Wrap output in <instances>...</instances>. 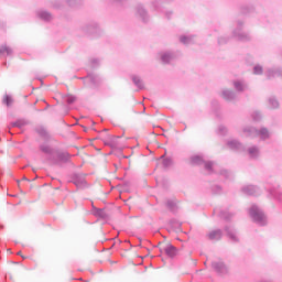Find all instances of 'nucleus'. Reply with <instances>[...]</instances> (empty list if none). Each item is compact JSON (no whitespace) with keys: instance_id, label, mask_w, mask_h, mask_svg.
Here are the masks:
<instances>
[{"instance_id":"1","label":"nucleus","mask_w":282,"mask_h":282,"mask_svg":"<svg viewBox=\"0 0 282 282\" xmlns=\"http://www.w3.org/2000/svg\"><path fill=\"white\" fill-rule=\"evenodd\" d=\"M40 150L42 151V153H45V155H47V160H50V162H54V164H56L57 162H67L72 158L69 153L58 152L47 144H42L40 147Z\"/></svg>"},{"instance_id":"2","label":"nucleus","mask_w":282,"mask_h":282,"mask_svg":"<svg viewBox=\"0 0 282 282\" xmlns=\"http://www.w3.org/2000/svg\"><path fill=\"white\" fill-rule=\"evenodd\" d=\"M249 215L254 224H258V226H265V224H268V218L265 217V214L257 205H252L249 208Z\"/></svg>"},{"instance_id":"3","label":"nucleus","mask_w":282,"mask_h":282,"mask_svg":"<svg viewBox=\"0 0 282 282\" xmlns=\"http://www.w3.org/2000/svg\"><path fill=\"white\" fill-rule=\"evenodd\" d=\"M243 133L247 138H257L261 137V140H268L270 138V132H268V129L262 128L260 130H257L254 128H245Z\"/></svg>"},{"instance_id":"4","label":"nucleus","mask_w":282,"mask_h":282,"mask_svg":"<svg viewBox=\"0 0 282 282\" xmlns=\"http://www.w3.org/2000/svg\"><path fill=\"white\" fill-rule=\"evenodd\" d=\"M212 268H214L215 272L218 274H228V267L221 260H216L212 262Z\"/></svg>"},{"instance_id":"5","label":"nucleus","mask_w":282,"mask_h":282,"mask_svg":"<svg viewBox=\"0 0 282 282\" xmlns=\"http://www.w3.org/2000/svg\"><path fill=\"white\" fill-rule=\"evenodd\" d=\"M232 36L237 39V41H250V34L241 31V25L234 30Z\"/></svg>"},{"instance_id":"6","label":"nucleus","mask_w":282,"mask_h":282,"mask_svg":"<svg viewBox=\"0 0 282 282\" xmlns=\"http://www.w3.org/2000/svg\"><path fill=\"white\" fill-rule=\"evenodd\" d=\"M242 193L245 195H261V189H259V187L254 186V185H246L242 187Z\"/></svg>"},{"instance_id":"7","label":"nucleus","mask_w":282,"mask_h":282,"mask_svg":"<svg viewBox=\"0 0 282 282\" xmlns=\"http://www.w3.org/2000/svg\"><path fill=\"white\" fill-rule=\"evenodd\" d=\"M73 184H75L77 188H87V181L83 175L76 174L73 178Z\"/></svg>"},{"instance_id":"8","label":"nucleus","mask_w":282,"mask_h":282,"mask_svg":"<svg viewBox=\"0 0 282 282\" xmlns=\"http://www.w3.org/2000/svg\"><path fill=\"white\" fill-rule=\"evenodd\" d=\"M227 147H229L231 151H246V147H243V144L237 140H229L227 142Z\"/></svg>"},{"instance_id":"9","label":"nucleus","mask_w":282,"mask_h":282,"mask_svg":"<svg viewBox=\"0 0 282 282\" xmlns=\"http://www.w3.org/2000/svg\"><path fill=\"white\" fill-rule=\"evenodd\" d=\"M221 98H224V100H228L230 102L232 100H236L237 94L230 89H224L221 91Z\"/></svg>"},{"instance_id":"10","label":"nucleus","mask_w":282,"mask_h":282,"mask_svg":"<svg viewBox=\"0 0 282 282\" xmlns=\"http://www.w3.org/2000/svg\"><path fill=\"white\" fill-rule=\"evenodd\" d=\"M137 14L140 17V19L147 23L149 21V13H147V10L142 4H139L137 7Z\"/></svg>"},{"instance_id":"11","label":"nucleus","mask_w":282,"mask_h":282,"mask_svg":"<svg viewBox=\"0 0 282 282\" xmlns=\"http://www.w3.org/2000/svg\"><path fill=\"white\" fill-rule=\"evenodd\" d=\"M175 58V55L171 52H163L161 53V61L164 64H169L171 63V61H173Z\"/></svg>"},{"instance_id":"12","label":"nucleus","mask_w":282,"mask_h":282,"mask_svg":"<svg viewBox=\"0 0 282 282\" xmlns=\"http://www.w3.org/2000/svg\"><path fill=\"white\" fill-rule=\"evenodd\" d=\"M234 87L236 91H246V89H248V84H246L243 80H235Z\"/></svg>"},{"instance_id":"13","label":"nucleus","mask_w":282,"mask_h":282,"mask_svg":"<svg viewBox=\"0 0 282 282\" xmlns=\"http://www.w3.org/2000/svg\"><path fill=\"white\" fill-rule=\"evenodd\" d=\"M221 237H223V234L220 229L213 230L208 234V239H210V241H219Z\"/></svg>"},{"instance_id":"14","label":"nucleus","mask_w":282,"mask_h":282,"mask_svg":"<svg viewBox=\"0 0 282 282\" xmlns=\"http://www.w3.org/2000/svg\"><path fill=\"white\" fill-rule=\"evenodd\" d=\"M229 239H231V241H239V237L237 236V231L232 228V227H226L225 228Z\"/></svg>"},{"instance_id":"15","label":"nucleus","mask_w":282,"mask_h":282,"mask_svg":"<svg viewBox=\"0 0 282 282\" xmlns=\"http://www.w3.org/2000/svg\"><path fill=\"white\" fill-rule=\"evenodd\" d=\"M37 17L42 21H52V13H50L47 11H43V10L37 11Z\"/></svg>"},{"instance_id":"16","label":"nucleus","mask_w":282,"mask_h":282,"mask_svg":"<svg viewBox=\"0 0 282 282\" xmlns=\"http://www.w3.org/2000/svg\"><path fill=\"white\" fill-rule=\"evenodd\" d=\"M165 254H167V257H175L177 254V248H175L172 245H169L167 247H165Z\"/></svg>"},{"instance_id":"17","label":"nucleus","mask_w":282,"mask_h":282,"mask_svg":"<svg viewBox=\"0 0 282 282\" xmlns=\"http://www.w3.org/2000/svg\"><path fill=\"white\" fill-rule=\"evenodd\" d=\"M259 153H260L259 148H257L256 145L248 149V155L253 160L257 159Z\"/></svg>"},{"instance_id":"18","label":"nucleus","mask_w":282,"mask_h":282,"mask_svg":"<svg viewBox=\"0 0 282 282\" xmlns=\"http://www.w3.org/2000/svg\"><path fill=\"white\" fill-rule=\"evenodd\" d=\"M132 80L135 85V87H138L139 89H144V82H142V79L138 76H133Z\"/></svg>"},{"instance_id":"19","label":"nucleus","mask_w":282,"mask_h":282,"mask_svg":"<svg viewBox=\"0 0 282 282\" xmlns=\"http://www.w3.org/2000/svg\"><path fill=\"white\" fill-rule=\"evenodd\" d=\"M191 162L192 164L196 165L204 164V158H202L200 155H193L191 156Z\"/></svg>"},{"instance_id":"20","label":"nucleus","mask_w":282,"mask_h":282,"mask_svg":"<svg viewBox=\"0 0 282 282\" xmlns=\"http://www.w3.org/2000/svg\"><path fill=\"white\" fill-rule=\"evenodd\" d=\"M180 41L183 43V45H191V43H193V37L183 35L180 37Z\"/></svg>"},{"instance_id":"21","label":"nucleus","mask_w":282,"mask_h":282,"mask_svg":"<svg viewBox=\"0 0 282 282\" xmlns=\"http://www.w3.org/2000/svg\"><path fill=\"white\" fill-rule=\"evenodd\" d=\"M119 137H110L108 140L105 141L107 147L116 148V141Z\"/></svg>"},{"instance_id":"22","label":"nucleus","mask_w":282,"mask_h":282,"mask_svg":"<svg viewBox=\"0 0 282 282\" xmlns=\"http://www.w3.org/2000/svg\"><path fill=\"white\" fill-rule=\"evenodd\" d=\"M0 54H7V56H12V48H10L6 45H2L0 47Z\"/></svg>"},{"instance_id":"23","label":"nucleus","mask_w":282,"mask_h":282,"mask_svg":"<svg viewBox=\"0 0 282 282\" xmlns=\"http://www.w3.org/2000/svg\"><path fill=\"white\" fill-rule=\"evenodd\" d=\"M269 105L271 109H276L279 107V100H276L274 97H270Z\"/></svg>"},{"instance_id":"24","label":"nucleus","mask_w":282,"mask_h":282,"mask_svg":"<svg viewBox=\"0 0 282 282\" xmlns=\"http://www.w3.org/2000/svg\"><path fill=\"white\" fill-rule=\"evenodd\" d=\"M271 197H274V199H281V192L276 188H272L269 191Z\"/></svg>"},{"instance_id":"25","label":"nucleus","mask_w":282,"mask_h":282,"mask_svg":"<svg viewBox=\"0 0 282 282\" xmlns=\"http://www.w3.org/2000/svg\"><path fill=\"white\" fill-rule=\"evenodd\" d=\"M85 80H86V83L90 82V83H93V85H96V83H98V76H96V75H88L85 78Z\"/></svg>"},{"instance_id":"26","label":"nucleus","mask_w":282,"mask_h":282,"mask_svg":"<svg viewBox=\"0 0 282 282\" xmlns=\"http://www.w3.org/2000/svg\"><path fill=\"white\" fill-rule=\"evenodd\" d=\"M67 3L70 8H76V6H80V3H83V0H67Z\"/></svg>"},{"instance_id":"27","label":"nucleus","mask_w":282,"mask_h":282,"mask_svg":"<svg viewBox=\"0 0 282 282\" xmlns=\"http://www.w3.org/2000/svg\"><path fill=\"white\" fill-rule=\"evenodd\" d=\"M164 1H166V0H154V1H152V3H151V8H152V10H160V6H158L160 2L161 3H164Z\"/></svg>"},{"instance_id":"28","label":"nucleus","mask_w":282,"mask_h":282,"mask_svg":"<svg viewBox=\"0 0 282 282\" xmlns=\"http://www.w3.org/2000/svg\"><path fill=\"white\" fill-rule=\"evenodd\" d=\"M36 131H37L39 135H42V138H47V130H45V128L39 127L36 129Z\"/></svg>"},{"instance_id":"29","label":"nucleus","mask_w":282,"mask_h":282,"mask_svg":"<svg viewBox=\"0 0 282 282\" xmlns=\"http://www.w3.org/2000/svg\"><path fill=\"white\" fill-rule=\"evenodd\" d=\"M220 217H221V219H226L228 221V219H230V217H232V214H230L227 210H223V212H220Z\"/></svg>"},{"instance_id":"30","label":"nucleus","mask_w":282,"mask_h":282,"mask_svg":"<svg viewBox=\"0 0 282 282\" xmlns=\"http://www.w3.org/2000/svg\"><path fill=\"white\" fill-rule=\"evenodd\" d=\"M253 74H256V75H261V74H263V67H262L261 65H256V66L253 67Z\"/></svg>"},{"instance_id":"31","label":"nucleus","mask_w":282,"mask_h":282,"mask_svg":"<svg viewBox=\"0 0 282 282\" xmlns=\"http://www.w3.org/2000/svg\"><path fill=\"white\" fill-rule=\"evenodd\" d=\"M251 117H252V120H254L256 122H259V120H261V112L253 111Z\"/></svg>"},{"instance_id":"32","label":"nucleus","mask_w":282,"mask_h":282,"mask_svg":"<svg viewBox=\"0 0 282 282\" xmlns=\"http://www.w3.org/2000/svg\"><path fill=\"white\" fill-rule=\"evenodd\" d=\"M24 126H25V121H22V120L11 123V127H19V129H21V127H24Z\"/></svg>"},{"instance_id":"33","label":"nucleus","mask_w":282,"mask_h":282,"mask_svg":"<svg viewBox=\"0 0 282 282\" xmlns=\"http://www.w3.org/2000/svg\"><path fill=\"white\" fill-rule=\"evenodd\" d=\"M3 102L7 105V107H10L12 105V97L7 95L3 99Z\"/></svg>"},{"instance_id":"34","label":"nucleus","mask_w":282,"mask_h":282,"mask_svg":"<svg viewBox=\"0 0 282 282\" xmlns=\"http://www.w3.org/2000/svg\"><path fill=\"white\" fill-rule=\"evenodd\" d=\"M214 166H215L214 162H206L205 163V169H206V171H209V173H210V171H213Z\"/></svg>"},{"instance_id":"35","label":"nucleus","mask_w":282,"mask_h":282,"mask_svg":"<svg viewBox=\"0 0 282 282\" xmlns=\"http://www.w3.org/2000/svg\"><path fill=\"white\" fill-rule=\"evenodd\" d=\"M228 129L225 126H219L218 128V133H220V135H226Z\"/></svg>"},{"instance_id":"36","label":"nucleus","mask_w":282,"mask_h":282,"mask_svg":"<svg viewBox=\"0 0 282 282\" xmlns=\"http://www.w3.org/2000/svg\"><path fill=\"white\" fill-rule=\"evenodd\" d=\"M171 164H173V161L171 159L163 160V166H165V169L171 166Z\"/></svg>"},{"instance_id":"37","label":"nucleus","mask_w":282,"mask_h":282,"mask_svg":"<svg viewBox=\"0 0 282 282\" xmlns=\"http://www.w3.org/2000/svg\"><path fill=\"white\" fill-rule=\"evenodd\" d=\"M66 101H67L68 105H72V104L76 102V97H74V96H68V97L66 98Z\"/></svg>"},{"instance_id":"38","label":"nucleus","mask_w":282,"mask_h":282,"mask_svg":"<svg viewBox=\"0 0 282 282\" xmlns=\"http://www.w3.org/2000/svg\"><path fill=\"white\" fill-rule=\"evenodd\" d=\"M167 207L172 208V209L175 208V203H173L172 200H169L167 202Z\"/></svg>"},{"instance_id":"39","label":"nucleus","mask_w":282,"mask_h":282,"mask_svg":"<svg viewBox=\"0 0 282 282\" xmlns=\"http://www.w3.org/2000/svg\"><path fill=\"white\" fill-rule=\"evenodd\" d=\"M220 174H221V175H225V177H228V171H226V170H223V171L220 172Z\"/></svg>"},{"instance_id":"40","label":"nucleus","mask_w":282,"mask_h":282,"mask_svg":"<svg viewBox=\"0 0 282 282\" xmlns=\"http://www.w3.org/2000/svg\"><path fill=\"white\" fill-rule=\"evenodd\" d=\"M127 0H115V3H124Z\"/></svg>"},{"instance_id":"41","label":"nucleus","mask_w":282,"mask_h":282,"mask_svg":"<svg viewBox=\"0 0 282 282\" xmlns=\"http://www.w3.org/2000/svg\"><path fill=\"white\" fill-rule=\"evenodd\" d=\"M218 43H219V44H221V43H226V41H224V39H223V37H220V39L218 40Z\"/></svg>"},{"instance_id":"42","label":"nucleus","mask_w":282,"mask_h":282,"mask_svg":"<svg viewBox=\"0 0 282 282\" xmlns=\"http://www.w3.org/2000/svg\"><path fill=\"white\" fill-rule=\"evenodd\" d=\"M98 64V59H93V65Z\"/></svg>"},{"instance_id":"43","label":"nucleus","mask_w":282,"mask_h":282,"mask_svg":"<svg viewBox=\"0 0 282 282\" xmlns=\"http://www.w3.org/2000/svg\"><path fill=\"white\" fill-rule=\"evenodd\" d=\"M166 14H167V19H169L171 17V12H167Z\"/></svg>"}]
</instances>
